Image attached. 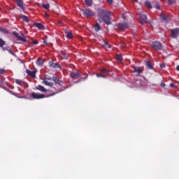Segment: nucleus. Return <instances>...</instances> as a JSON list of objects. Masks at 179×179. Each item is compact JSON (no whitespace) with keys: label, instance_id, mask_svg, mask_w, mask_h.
<instances>
[{"label":"nucleus","instance_id":"nucleus-1","mask_svg":"<svg viewBox=\"0 0 179 179\" xmlns=\"http://www.w3.org/2000/svg\"><path fill=\"white\" fill-rule=\"evenodd\" d=\"M98 15L101 20H99V22H103L106 24H111V21L110 16L111 15V13L107 10H104L103 8L98 9Z\"/></svg>","mask_w":179,"mask_h":179},{"label":"nucleus","instance_id":"nucleus-2","mask_svg":"<svg viewBox=\"0 0 179 179\" xmlns=\"http://www.w3.org/2000/svg\"><path fill=\"white\" fill-rule=\"evenodd\" d=\"M139 22L141 24H145V23H150V21H148V17L143 13L139 14Z\"/></svg>","mask_w":179,"mask_h":179},{"label":"nucleus","instance_id":"nucleus-3","mask_svg":"<svg viewBox=\"0 0 179 179\" xmlns=\"http://www.w3.org/2000/svg\"><path fill=\"white\" fill-rule=\"evenodd\" d=\"M83 15L86 16V17H90L91 16H94L95 13L91 9L87 8L85 10H83Z\"/></svg>","mask_w":179,"mask_h":179},{"label":"nucleus","instance_id":"nucleus-4","mask_svg":"<svg viewBox=\"0 0 179 179\" xmlns=\"http://www.w3.org/2000/svg\"><path fill=\"white\" fill-rule=\"evenodd\" d=\"M152 47L153 50L155 51H159V50H162V43L159 41H154L152 43Z\"/></svg>","mask_w":179,"mask_h":179},{"label":"nucleus","instance_id":"nucleus-5","mask_svg":"<svg viewBox=\"0 0 179 179\" xmlns=\"http://www.w3.org/2000/svg\"><path fill=\"white\" fill-rule=\"evenodd\" d=\"M118 29H120V30H127L129 26H128V24L126 22H121L117 24Z\"/></svg>","mask_w":179,"mask_h":179},{"label":"nucleus","instance_id":"nucleus-6","mask_svg":"<svg viewBox=\"0 0 179 179\" xmlns=\"http://www.w3.org/2000/svg\"><path fill=\"white\" fill-rule=\"evenodd\" d=\"M31 97H33V99H44V97H45V95L33 92L31 94Z\"/></svg>","mask_w":179,"mask_h":179},{"label":"nucleus","instance_id":"nucleus-7","mask_svg":"<svg viewBox=\"0 0 179 179\" xmlns=\"http://www.w3.org/2000/svg\"><path fill=\"white\" fill-rule=\"evenodd\" d=\"M179 34V29H175L171 30V36L173 38H176L178 36Z\"/></svg>","mask_w":179,"mask_h":179},{"label":"nucleus","instance_id":"nucleus-8","mask_svg":"<svg viewBox=\"0 0 179 179\" xmlns=\"http://www.w3.org/2000/svg\"><path fill=\"white\" fill-rule=\"evenodd\" d=\"M160 17L162 20H164V22H170V18L167 17V15H164V13H162Z\"/></svg>","mask_w":179,"mask_h":179},{"label":"nucleus","instance_id":"nucleus-9","mask_svg":"<svg viewBox=\"0 0 179 179\" xmlns=\"http://www.w3.org/2000/svg\"><path fill=\"white\" fill-rule=\"evenodd\" d=\"M13 36L17 37V38H18V40H20V41H24V38H22V36H19V34L17 32L13 31Z\"/></svg>","mask_w":179,"mask_h":179},{"label":"nucleus","instance_id":"nucleus-10","mask_svg":"<svg viewBox=\"0 0 179 179\" xmlns=\"http://www.w3.org/2000/svg\"><path fill=\"white\" fill-rule=\"evenodd\" d=\"M36 90H40V92H43V93H47V90L42 85H38Z\"/></svg>","mask_w":179,"mask_h":179},{"label":"nucleus","instance_id":"nucleus-11","mask_svg":"<svg viewBox=\"0 0 179 179\" xmlns=\"http://www.w3.org/2000/svg\"><path fill=\"white\" fill-rule=\"evenodd\" d=\"M2 49H3V51L9 52L10 54H11L12 55H13V54H14L13 52L12 51V49L9 46L3 47Z\"/></svg>","mask_w":179,"mask_h":179},{"label":"nucleus","instance_id":"nucleus-12","mask_svg":"<svg viewBox=\"0 0 179 179\" xmlns=\"http://www.w3.org/2000/svg\"><path fill=\"white\" fill-rule=\"evenodd\" d=\"M103 48H106V50L111 48L110 43H108V42H107V41H103Z\"/></svg>","mask_w":179,"mask_h":179},{"label":"nucleus","instance_id":"nucleus-13","mask_svg":"<svg viewBox=\"0 0 179 179\" xmlns=\"http://www.w3.org/2000/svg\"><path fill=\"white\" fill-rule=\"evenodd\" d=\"M50 66H52V68H61V66L57 63H54L52 62H49Z\"/></svg>","mask_w":179,"mask_h":179},{"label":"nucleus","instance_id":"nucleus-14","mask_svg":"<svg viewBox=\"0 0 179 179\" xmlns=\"http://www.w3.org/2000/svg\"><path fill=\"white\" fill-rule=\"evenodd\" d=\"M42 83H43L44 85H45L46 86H49L50 87H52V86H54V83H51V82H48L47 81V80H44Z\"/></svg>","mask_w":179,"mask_h":179},{"label":"nucleus","instance_id":"nucleus-15","mask_svg":"<svg viewBox=\"0 0 179 179\" xmlns=\"http://www.w3.org/2000/svg\"><path fill=\"white\" fill-rule=\"evenodd\" d=\"M17 2V4L18 5L19 8L21 9H24V7L23 6V1L22 0H15Z\"/></svg>","mask_w":179,"mask_h":179},{"label":"nucleus","instance_id":"nucleus-16","mask_svg":"<svg viewBox=\"0 0 179 179\" xmlns=\"http://www.w3.org/2000/svg\"><path fill=\"white\" fill-rule=\"evenodd\" d=\"M35 26H36V27L39 29V30H45V28L44 27V25H43L41 23H35Z\"/></svg>","mask_w":179,"mask_h":179},{"label":"nucleus","instance_id":"nucleus-17","mask_svg":"<svg viewBox=\"0 0 179 179\" xmlns=\"http://www.w3.org/2000/svg\"><path fill=\"white\" fill-rule=\"evenodd\" d=\"M65 34H66V37H68V38H73V35L72 34V32H71L69 31H65Z\"/></svg>","mask_w":179,"mask_h":179},{"label":"nucleus","instance_id":"nucleus-18","mask_svg":"<svg viewBox=\"0 0 179 179\" xmlns=\"http://www.w3.org/2000/svg\"><path fill=\"white\" fill-rule=\"evenodd\" d=\"M146 66L148 68V69H153V66L152 65V62L148 60L146 62Z\"/></svg>","mask_w":179,"mask_h":179},{"label":"nucleus","instance_id":"nucleus-19","mask_svg":"<svg viewBox=\"0 0 179 179\" xmlns=\"http://www.w3.org/2000/svg\"><path fill=\"white\" fill-rule=\"evenodd\" d=\"M27 73L29 75V76H32V78H34L36 76V71H31L30 70H27Z\"/></svg>","mask_w":179,"mask_h":179},{"label":"nucleus","instance_id":"nucleus-20","mask_svg":"<svg viewBox=\"0 0 179 179\" xmlns=\"http://www.w3.org/2000/svg\"><path fill=\"white\" fill-rule=\"evenodd\" d=\"M71 78H80V73H73V72H72V73H71Z\"/></svg>","mask_w":179,"mask_h":179},{"label":"nucleus","instance_id":"nucleus-21","mask_svg":"<svg viewBox=\"0 0 179 179\" xmlns=\"http://www.w3.org/2000/svg\"><path fill=\"white\" fill-rule=\"evenodd\" d=\"M41 6L44 9L49 10L50 9V3H41Z\"/></svg>","mask_w":179,"mask_h":179},{"label":"nucleus","instance_id":"nucleus-22","mask_svg":"<svg viewBox=\"0 0 179 179\" xmlns=\"http://www.w3.org/2000/svg\"><path fill=\"white\" fill-rule=\"evenodd\" d=\"M52 80H53V82H55V83H57V85H61L62 82L61 80H58L57 78L53 77L52 78Z\"/></svg>","mask_w":179,"mask_h":179},{"label":"nucleus","instance_id":"nucleus-23","mask_svg":"<svg viewBox=\"0 0 179 179\" xmlns=\"http://www.w3.org/2000/svg\"><path fill=\"white\" fill-rule=\"evenodd\" d=\"M37 65L41 66L43 64H44V59H38L36 62Z\"/></svg>","mask_w":179,"mask_h":179},{"label":"nucleus","instance_id":"nucleus-24","mask_svg":"<svg viewBox=\"0 0 179 179\" xmlns=\"http://www.w3.org/2000/svg\"><path fill=\"white\" fill-rule=\"evenodd\" d=\"M85 3L87 6H92V4L93 3V0H85Z\"/></svg>","mask_w":179,"mask_h":179},{"label":"nucleus","instance_id":"nucleus-25","mask_svg":"<svg viewBox=\"0 0 179 179\" xmlns=\"http://www.w3.org/2000/svg\"><path fill=\"white\" fill-rule=\"evenodd\" d=\"M20 19H22L24 22H29V18L26 15H20Z\"/></svg>","mask_w":179,"mask_h":179},{"label":"nucleus","instance_id":"nucleus-26","mask_svg":"<svg viewBox=\"0 0 179 179\" xmlns=\"http://www.w3.org/2000/svg\"><path fill=\"white\" fill-rule=\"evenodd\" d=\"M145 6H147L148 9H152V5H150V2L149 1H145Z\"/></svg>","mask_w":179,"mask_h":179},{"label":"nucleus","instance_id":"nucleus-27","mask_svg":"<svg viewBox=\"0 0 179 179\" xmlns=\"http://www.w3.org/2000/svg\"><path fill=\"white\" fill-rule=\"evenodd\" d=\"M5 44H6L5 41H3L2 39L0 38V47H1V48H3V46L5 45Z\"/></svg>","mask_w":179,"mask_h":179},{"label":"nucleus","instance_id":"nucleus-28","mask_svg":"<svg viewBox=\"0 0 179 179\" xmlns=\"http://www.w3.org/2000/svg\"><path fill=\"white\" fill-rule=\"evenodd\" d=\"M94 30L95 31H99L100 30V25L99 23H96V24L94 26Z\"/></svg>","mask_w":179,"mask_h":179},{"label":"nucleus","instance_id":"nucleus-29","mask_svg":"<svg viewBox=\"0 0 179 179\" xmlns=\"http://www.w3.org/2000/svg\"><path fill=\"white\" fill-rule=\"evenodd\" d=\"M134 71L135 72H137V73H141V72H142V70L140 67H135Z\"/></svg>","mask_w":179,"mask_h":179},{"label":"nucleus","instance_id":"nucleus-30","mask_svg":"<svg viewBox=\"0 0 179 179\" xmlns=\"http://www.w3.org/2000/svg\"><path fill=\"white\" fill-rule=\"evenodd\" d=\"M116 59H117V61H122V56L120 55H116Z\"/></svg>","mask_w":179,"mask_h":179},{"label":"nucleus","instance_id":"nucleus-31","mask_svg":"<svg viewBox=\"0 0 179 179\" xmlns=\"http://www.w3.org/2000/svg\"><path fill=\"white\" fill-rule=\"evenodd\" d=\"M0 30H1V32L4 33V34H8V30H6L5 29L1 28Z\"/></svg>","mask_w":179,"mask_h":179},{"label":"nucleus","instance_id":"nucleus-32","mask_svg":"<svg viewBox=\"0 0 179 179\" xmlns=\"http://www.w3.org/2000/svg\"><path fill=\"white\" fill-rule=\"evenodd\" d=\"M62 58H63V59H68V56H66V55H65V53L62 52Z\"/></svg>","mask_w":179,"mask_h":179},{"label":"nucleus","instance_id":"nucleus-33","mask_svg":"<svg viewBox=\"0 0 179 179\" xmlns=\"http://www.w3.org/2000/svg\"><path fill=\"white\" fill-rule=\"evenodd\" d=\"M101 72L102 73H108V72H110V71H108V70H107V69H102L101 71Z\"/></svg>","mask_w":179,"mask_h":179},{"label":"nucleus","instance_id":"nucleus-34","mask_svg":"<svg viewBox=\"0 0 179 179\" xmlns=\"http://www.w3.org/2000/svg\"><path fill=\"white\" fill-rule=\"evenodd\" d=\"M97 78H106V76L103 75V74H96Z\"/></svg>","mask_w":179,"mask_h":179},{"label":"nucleus","instance_id":"nucleus-35","mask_svg":"<svg viewBox=\"0 0 179 179\" xmlns=\"http://www.w3.org/2000/svg\"><path fill=\"white\" fill-rule=\"evenodd\" d=\"M5 73V70L0 69V75Z\"/></svg>","mask_w":179,"mask_h":179},{"label":"nucleus","instance_id":"nucleus-36","mask_svg":"<svg viewBox=\"0 0 179 179\" xmlns=\"http://www.w3.org/2000/svg\"><path fill=\"white\" fill-rule=\"evenodd\" d=\"M21 37L22 38H24V41H26V36H24V34H21Z\"/></svg>","mask_w":179,"mask_h":179},{"label":"nucleus","instance_id":"nucleus-37","mask_svg":"<svg viewBox=\"0 0 179 179\" xmlns=\"http://www.w3.org/2000/svg\"><path fill=\"white\" fill-rule=\"evenodd\" d=\"M106 2H108V3H109L110 5H111V3H113V0H106Z\"/></svg>","mask_w":179,"mask_h":179},{"label":"nucleus","instance_id":"nucleus-38","mask_svg":"<svg viewBox=\"0 0 179 179\" xmlns=\"http://www.w3.org/2000/svg\"><path fill=\"white\" fill-rule=\"evenodd\" d=\"M168 3H169V5H171V3H173V0H169V1H168Z\"/></svg>","mask_w":179,"mask_h":179},{"label":"nucleus","instance_id":"nucleus-39","mask_svg":"<svg viewBox=\"0 0 179 179\" xmlns=\"http://www.w3.org/2000/svg\"><path fill=\"white\" fill-rule=\"evenodd\" d=\"M170 86L171 87H177L174 84H173V83H171L170 84Z\"/></svg>","mask_w":179,"mask_h":179},{"label":"nucleus","instance_id":"nucleus-40","mask_svg":"<svg viewBox=\"0 0 179 179\" xmlns=\"http://www.w3.org/2000/svg\"><path fill=\"white\" fill-rule=\"evenodd\" d=\"M165 66H166V65H164V64H160V68H164Z\"/></svg>","mask_w":179,"mask_h":179},{"label":"nucleus","instance_id":"nucleus-41","mask_svg":"<svg viewBox=\"0 0 179 179\" xmlns=\"http://www.w3.org/2000/svg\"><path fill=\"white\" fill-rule=\"evenodd\" d=\"M161 86L162 87H164V86H166V84L164 83H162Z\"/></svg>","mask_w":179,"mask_h":179},{"label":"nucleus","instance_id":"nucleus-42","mask_svg":"<svg viewBox=\"0 0 179 179\" xmlns=\"http://www.w3.org/2000/svg\"><path fill=\"white\" fill-rule=\"evenodd\" d=\"M155 8H156V9H160V6L156 5V6H155Z\"/></svg>","mask_w":179,"mask_h":179},{"label":"nucleus","instance_id":"nucleus-43","mask_svg":"<svg viewBox=\"0 0 179 179\" xmlns=\"http://www.w3.org/2000/svg\"><path fill=\"white\" fill-rule=\"evenodd\" d=\"M33 44H38V42L37 41H33Z\"/></svg>","mask_w":179,"mask_h":179},{"label":"nucleus","instance_id":"nucleus-44","mask_svg":"<svg viewBox=\"0 0 179 179\" xmlns=\"http://www.w3.org/2000/svg\"><path fill=\"white\" fill-rule=\"evenodd\" d=\"M47 79H48V80H52V78H46L45 80H47Z\"/></svg>","mask_w":179,"mask_h":179},{"label":"nucleus","instance_id":"nucleus-45","mask_svg":"<svg viewBox=\"0 0 179 179\" xmlns=\"http://www.w3.org/2000/svg\"><path fill=\"white\" fill-rule=\"evenodd\" d=\"M17 83L18 85H20V83H22V81L17 80Z\"/></svg>","mask_w":179,"mask_h":179},{"label":"nucleus","instance_id":"nucleus-46","mask_svg":"<svg viewBox=\"0 0 179 179\" xmlns=\"http://www.w3.org/2000/svg\"><path fill=\"white\" fill-rule=\"evenodd\" d=\"M43 43H44V44H46L47 45H48V43H47V41L44 40Z\"/></svg>","mask_w":179,"mask_h":179},{"label":"nucleus","instance_id":"nucleus-47","mask_svg":"<svg viewBox=\"0 0 179 179\" xmlns=\"http://www.w3.org/2000/svg\"><path fill=\"white\" fill-rule=\"evenodd\" d=\"M176 69H177V71H179V65H178V66H176Z\"/></svg>","mask_w":179,"mask_h":179},{"label":"nucleus","instance_id":"nucleus-48","mask_svg":"<svg viewBox=\"0 0 179 179\" xmlns=\"http://www.w3.org/2000/svg\"><path fill=\"white\" fill-rule=\"evenodd\" d=\"M61 23H62V21H59V22H58V24H61Z\"/></svg>","mask_w":179,"mask_h":179},{"label":"nucleus","instance_id":"nucleus-49","mask_svg":"<svg viewBox=\"0 0 179 179\" xmlns=\"http://www.w3.org/2000/svg\"><path fill=\"white\" fill-rule=\"evenodd\" d=\"M45 16L46 17H48V15L47 13L45 14Z\"/></svg>","mask_w":179,"mask_h":179},{"label":"nucleus","instance_id":"nucleus-50","mask_svg":"<svg viewBox=\"0 0 179 179\" xmlns=\"http://www.w3.org/2000/svg\"><path fill=\"white\" fill-rule=\"evenodd\" d=\"M0 82H2V78H0Z\"/></svg>","mask_w":179,"mask_h":179},{"label":"nucleus","instance_id":"nucleus-51","mask_svg":"<svg viewBox=\"0 0 179 179\" xmlns=\"http://www.w3.org/2000/svg\"><path fill=\"white\" fill-rule=\"evenodd\" d=\"M123 19H125V16L123 15Z\"/></svg>","mask_w":179,"mask_h":179},{"label":"nucleus","instance_id":"nucleus-52","mask_svg":"<svg viewBox=\"0 0 179 179\" xmlns=\"http://www.w3.org/2000/svg\"><path fill=\"white\" fill-rule=\"evenodd\" d=\"M133 1H134L135 2H136V1H138V0H133Z\"/></svg>","mask_w":179,"mask_h":179},{"label":"nucleus","instance_id":"nucleus-53","mask_svg":"<svg viewBox=\"0 0 179 179\" xmlns=\"http://www.w3.org/2000/svg\"><path fill=\"white\" fill-rule=\"evenodd\" d=\"M162 1H164V0H162Z\"/></svg>","mask_w":179,"mask_h":179}]
</instances>
